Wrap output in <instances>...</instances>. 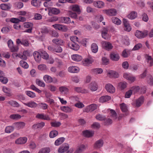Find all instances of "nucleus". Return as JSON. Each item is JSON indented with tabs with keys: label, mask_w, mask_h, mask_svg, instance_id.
Here are the masks:
<instances>
[{
	"label": "nucleus",
	"mask_w": 153,
	"mask_h": 153,
	"mask_svg": "<svg viewBox=\"0 0 153 153\" xmlns=\"http://www.w3.org/2000/svg\"><path fill=\"white\" fill-rule=\"evenodd\" d=\"M68 45L70 48L74 51H77L79 48V45L75 42L69 43Z\"/></svg>",
	"instance_id": "obj_23"
},
{
	"label": "nucleus",
	"mask_w": 153,
	"mask_h": 153,
	"mask_svg": "<svg viewBox=\"0 0 153 153\" xmlns=\"http://www.w3.org/2000/svg\"><path fill=\"white\" fill-rule=\"evenodd\" d=\"M69 148V145L65 143L61 146L58 149V152L60 153H63L67 152Z\"/></svg>",
	"instance_id": "obj_8"
},
{
	"label": "nucleus",
	"mask_w": 153,
	"mask_h": 153,
	"mask_svg": "<svg viewBox=\"0 0 153 153\" xmlns=\"http://www.w3.org/2000/svg\"><path fill=\"white\" fill-rule=\"evenodd\" d=\"M105 88L107 91L110 93H113L115 92V88L111 84L108 83L106 85Z\"/></svg>",
	"instance_id": "obj_16"
},
{
	"label": "nucleus",
	"mask_w": 153,
	"mask_h": 153,
	"mask_svg": "<svg viewBox=\"0 0 153 153\" xmlns=\"http://www.w3.org/2000/svg\"><path fill=\"white\" fill-rule=\"evenodd\" d=\"M68 70L69 72L72 73H77L79 71V68L76 66L70 67Z\"/></svg>",
	"instance_id": "obj_35"
},
{
	"label": "nucleus",
	"mask_w": 153,
	"mask_h": 153,
	"mask_svg": "<svg viewBox=\"0 0 153 153\" xmlns=\"http://www.w3.org/2000/svg\"><path fill=\"white\" fill-rule=\"evenodd\" d=\"M0 8L4 10H7L10 9V6L9 4H1L0 5Z\"/></svg>",
	"instance_id": "obj_51"
},
{
	"label": "nucleus",
	"mask_w": 153,
	"mask_h": 153,
	"mask_svg": "<svg viewBox=\"0 0 153 153\" xmlns=\"http://www.w3.org/2000/svg\"><path fill=\"white\" fill-rule=\"evenodd\" d=\"M112 20L113 23L117 25H120L121 23V21L116 17H113L112 19Z\"/></svg>",
	"instance_id": "obj_47"
},
{
	"label": "nucleus",
	"mask_w": 153,
	"mask_h": 153,
	"mask_svg": "<svg viewBox=\"0 0 153 153\" xmlns=\"http://www.w3.org/2000/svg\"><path fill=\"white\" fill-rule=\"evenodd\" d=\"M94 61V59L91 57H89L83 59L82 63L84 65L88 66L90 64H91Z\"/></svg>",
	"instance_id": "obj_22"
},
{
	"label": "nucleus",
	"mask_w": 153,
	"mask_h": 153,
	"mask_svg": "<svg viewBox=\"0 0 153 153\" xmlns=\"http://www.w3.org/2000/svg\"><path fill=\"white\" fill-rule=\"evenodd\" d=\"M58 131L54 130L51 131L49 134V137L50 138H53L56 137L58 134Z\"/></svg>",
	"instance_id": "obj_46"
},
{
	"label": "nucleus",
	"mask_w": 153,
	"mask_h": 153,
	"mask_svg": "<svg viewBox=\"0 0 153 153\" xmlns=\"http://www.w3.org/2000/svg\"><path fill=\"white\" fill-rule=\"evenodd\" d=\"M20 65L23 68L25 69H27L29 67L28 64L25 61L23 60L20 61Z\"/></svg>",
	"instance_id": "obj_50"
},
{
	"label": "nucleus",
	"mask_w": 153,
	"mask_h": 153,
	"mask_svg": "<svg viewBox=\"0 0 153 153\" xmlns=\"http://www.w3.org/2000/svg\"><path fill=\"white\" fill-rule=\"evenodd\" d=\"M95 117L97 120L100 121L103 120H105V116L100 114L97 115Z\"/></svg>",
	"instance_id": "obj_57"
},
{
	"label": "nucleus",
	"mask_w": 153,
	"mask_h": 153,
	"mask_svg": "<svg viewBox=\"0 0 153 153\" xmlns=\"http://www.w3.org/2000/svg\"><path fill=\"white\" fill-rule=\"evenodd\" d=\"M59 90L62 94L67 95L69 93V89L66 86H62L59 88Z\"/></svg>",
	"instance_id": "obj_12"
},
{
	"label": "nucleus",
	"mask_w": 153,
	"mask_h": 153,
	"mask_svg": "<svg viewBox=\"0 0 153 153\" xmlns=\"http://www.w3.org/2000/svg\"><path fill=\"white\" fill-rule=\"evenodd\" d=\"M36 83L37 85L43 87L45 86V84L44 82L39 79H36Z\"/></svg>",
	"instance_id": "obj_56"
},
{
	"label": "nucleus",
	"mask_w": 153,
	"mask_h": 153,
	"mask_svg": "<svg viewBox=\"0 0 153 153\" xmlns=\"http://www.w3.org/2000/svg\"><path fill=\"white\" fill-rule=\"evenodd\" d=\"M34 59L35 61L37 62H39L41 59V54L39 52L35 51L33 53Z\"/></svg>",
	"instance_id": "obj_29"
},
{
	"label": "nucleus",
	"mask_w": 153,
	"mask_h": 153,
	"mask_svg": "<svg viewBox=\"0 0 153 153\" xmlns=\"http://www.w3.org/2000/svg\"><path fill=\"white\" fill-rule=\"evenodd\" d=\"M83 135L87 137H90L93 136L94 134V131H92L86 130L82 132Z\"/></svg>",
	"instance_id": "obj_24"
},
{
	"label": "nucleus",
	"mask_w": 153,
	"mask_h": 153,
	"mask_svg": "<svg viewBox=\"0 0 153 153\" xmlns=\"http://www.w3.org/2000/svg\"><path fill=\"white\" fill-rule=\"evenodd\" d=\"M93 5L95 7L97 8H102L104 6L105 4L102 1H97L94 2Z\"/></svg>",
	"instance_id": "obj_21"
},
{
	"label": "nucleus",
	"mask_w": 153,
	"mask_h": 153,
	"mask_svg": "<svg viewBox=\"0 0 153 153\" xmlns=\"http://www.w3.org/2000/svg\"><path fill=\"white\" fill-rule=\"evenodd\" d=\"M147 81L150 85H153V78L151 75H149L148 76Z\"/></svg>",
	"instance_id": "obj_64"
},
{
	"label": "nucleus",
	"mask_w": 153,
	"mask_h": 153,
	"mask_svg": "<svg viewBox=\"0 0 153 153\" xmlns=\"http://www.w3.org/2000/svg\"><path fill=\"white\" fill-rule=\"evenodd\" d=\"M51 149L49 147H45L41 149L38 153H49Z\"/></svg>",
	"instance_id": "obj_43"
},
{
	"label": "nucleus",
	"mask_w": 153,
	"mask_h": 153,
	"mask_svg": "<svg viewBox=\"0 0 153 153\" xmlns=\"http://www.w3.org/2000/svg\"><path fill=\"white\" fill-rule=\"evenodd\" d=\"M103 20V17L101 15H98L95 18V22L98 23L101 22Z\"/></svg>",
	"instance_id": "obj_42"
},
{
	"label": "nucleus",
	"mask_w": 153,
	"mask_h": 153,
	"mask_svg": "<svg viewBox=\"0 0 153 153\" xmlns=\"http://www.w3.org/2000/svg\"><path fill=\"white\" fill-rule=\"evenodd\" d=\"M127 85L126 82H121L119 84V86L122 89H124L126 88Z\"/></svg>",
	"instance_id": "obj_59"
},
{
	"label": "nucleus",
	"mask_w": 153,
	"mask_h": 153,
	"mask_svg": "<svg viewBox=\"0 0 153 153\" xmlns=\"http://www.w3.org/2000/svg\"><path fill=\"white\" fill-rule=\"evenodd\" d=\"M60 109L62 111L66 113H71L73 111L71 108L68 106H62L60 107Z\"/></svg>",
	"instance_id": "obj_33"
},
{
	"label": "nucleus",
	"mask_w": 153,
	"mask_h": 153,
	"mask_svg": "<svg viewBox=\"0 0 153 153\" xmlns=\"http://www.w3.org/2000/svg\"><path fill=\"white\" fill-rule=\"evenodd\" d=\"M51 126L52 127H57L60 126L61 125V123L59 122L55 121L51 122Z\"/></svg>",
	"instance_id": "obj_54"
},
{
	"label": "nucleus",
	"mask_w": 153,
	"mask_h": 153,
	"mask_svg": "<svg viewBox=\"0 0 153 153\" xmlns=\"http://www.w3.org/2000/svg\"><path fill=\"white\" fill-rule=\"evenodd\" d=\"M40 54L41 57L44 59H47L49 58V55L45 51H41Z\"/></svg>",
	"instance_id": "obj_49"
},
{
	"label": "nucleus",
	"mask_w": 153,
	"mask_h": 153,
	"mask_svg": "<svg viewBox=\"0 0 153 153\" xmlns=\"http://www.w3.org/2000/svg\"><path fill=\"white\" fill-rule=\"evenodd\" d=\"M65 138L63 137H61L58 138L54 142L55 146H58L62 143L65 141Z\"/></svg>",
	"instance_id": "obj_39"
},
{
	"label": "nucleus",
	"mask_w": 153,
	"mask_h": 153,
	"mask_svg": "<svg viewBox=\"0 0 153 153\" xmlns=\"http://www.w3.org/2000/svg\"><path fill=\"white\" fill-rule=\"evenodd\" d=\"M45 125V123L44 122H41L34 124L32 126L33 129L41 128H43Z\"/></svg>",
	"instance_id": "obj_34"
},
{
	"label": "nucleus",
	"mask_w": 153,
	"mask_h": 153,
	"mask_svg": "<svg viewBox=\"0 0 153 153\" xmlns=\"http://www.w3.org/2000/svg\"><path fill=\"white\" fill-rule=\"evenodd\" d=\"M30 55V53L28 51H25L23 53H19V57L25 60H27V57Z\"/></svg>",
	"instance_id": "obj_11"
},
{
	"label": "nucleus",
	"mask_w": 153,
	"mask_h": 153,
	"mask_svg": "<svg viewBox=\"0 0 153 153\" xmlns=\"http://www.w3.org/2000/svg\"><path fill=\"white\" fill-rule=\"evenodd\" d=\"M131 89L132 92L133 91L134 93H135L139 91L140 88L139 86L135 85L132 86L131 88Z\"/></svg>",
	"instance_id": "obj_62"
},
{
	"label": "nucleus",
	"mask_w": 153,
	"mask_h": 153,
	"mask_svg": "<svg viewBox=\"0 0 153 153\" xmlns=\"http://www.w3.org/2000/svg\"><path fill=\"white\" fill-rule=\"evenodd\" d=\"M88 88L92 91H95L97 89L98 85L95 82H93L89 85Z\"/></svg>",
	"instance_id": "obj_19"
},
{
	"label": "nucleus",
	"mask_w": 153,
	"mask_h": 153,
	"mask_svg": "<svg viewBox=\"0 0 153 153\" xmlns=\"http://www.w3.org/2000/svg\"><path fill=\"white\" fill-rule=\"evenodd\" d=\"M144 98L143 97H140L138 99L133 102L132 103V105L139 107L143 103Z\"/></svg>",
	"instance_id": "obj_5"
},
{
	"label": "nucleus",
	"mask_w": 153,
	"mask_h": 153,
	"mask_svg": "<svg viewBox=\"0 0 153 153\" xmlns=\"http://www.w3.org/2000/svg\"><path fill=\"white\" fill-rule=\"evenodd\" d=\"M70 8L72 10L80 13L81 11L79 6L77 4H72L70 6Z\"/></svg>",
	"instance_id": "obj_27"
},
{
	"label": "nucleus",
	"mask_w": 153,
	"mask_h": 153,
	"mask_svg": "<svg viewBox=\"0 0 153 153\" xmlns=\"http://www.w3.org/2000/svg\"><path fill=\"white\" fill-rule=\"evenodd\" d=\"M38 68L39 70L41 71L45 70L47 69L46 66L45 64H41L39 65Z\"/></svg>",
	"instance_id": "obj_63"
},
{
	"label": "nucleus",
	"mask_w": 153,
	"mask_h": 153,
	"mask_svg": "<svg viewBox=\"0 0 153 153\" xmlns=\"http://www.w3.org/2000/svg\"><path fill=\"white\" fill-rule=\"evenodd\" d=\"M25 125V123L23 122H19L14 123L12 126H10V132L11 131H12L14 129V127L18 129H22L24 128Z\"/></svg>",
	"instance_id": "obj_1"
},
{
	"label": "nucleus",
	"mask_w": 153,
	"mask_h": 153,
	"mask_svg": "<svg viewBox=\"0 0 153 153\" xmlns=\"http://www.w3.org/2000/svg\"><path fill=\"white\" fill-rule=\"evenodd\" d=\"M123 24L124 26V30H125L128 32H129L131 30V27L128 21L125 18L123 19Z\"/></svg>",
	"instance_id": "obj_7"
},
{
	"label": "nucleus",
	"mask_w": 153,
	"mask_h": 153,
	"mask_svg": "<svg viewBox=\"0 0 153 153\" xmlns=\"http://www.w3.org/2000/svg\"><path fill=\"white\" fill-rule=\"evenodd\" d=\"M23 25L24 27L26 28H32L33 26V24L32 23L29 22L24 23Z\"/></svg>",
	"instance_id": "obj_58"
},
{
	"label": "nucleus",
	"mask_w": 153,
	"mask_h": 153,
	"mask_svg": "<svg viewBox=\"0 0 153 153\" xmlns=\"http://www.w3.org/2000/svg\"><path fill=\"white\" fill-rule=\"evenodd\" d=\"M52 42L56 45H62L64 43V41L59 39L55 38L52 40Z\"/></svg>",
	"instance_id": "obj_38"
},
{
	"label": "nucleus",
	"mask_w": 153,
	"mask_h": 153,
	"mask_svg": "<svg viewBox=\"0 0 153 153\" xmlns=\"http://www.w3.org/2000/svg\"><path fill=\"white\" fill-rule=\"evenodd\" d=\"M107 76L110 78H117L119 76V74L115 71L109 70L107 71Z\"/></svg>",
	"instance_id": "obj_14"
},
{
	"label": "nucleus",
	"mask_w": 153,
	"mask_h": 153,
	"mask_svg": "<svg viewBox=\"0 0 153 153\" xmlns=\"http://www.w3.org/2000/svg\"><path fill=\"white\" fill-rule=\"evenodd\" d=\"M21 116L19 114H13L10 115V118L15 120H17L20 119Z\"/></svg>",
	"instance_id": "obj_52"
},
{
	"label": "nucleus",
	"mask_w": 153,
	"mask_h": 153,
	"mask_svg": "<svg viewBox=\"0 0 153 153\" xmlns=\"http://www.w3.org/2000/svg\"><path fill=\"white\" fill-rule=\"evenodd\" d=\"M71 58L73 60L77 62L80 61L82 59L81 56L78 54H74L72 55Z\"/></svg>",
	"instance_id": "obj_36"
},
{
	"label": "nucleus",
	"mask_w": 153,
	"mask_h": 153,
	"mask_svg": "<svg viewBox=\"0 0 153 153\" xmlns=\"http://www.w3.org/2000/svg\"><path fill=\"white\" fill-rule=\"evenodd\" d=\"M146 59L149 64V66H152L153 65V58L151 56L148 55L145 56Z\"/></svg>",
	"instance_id": "obj_28"
},
{
	"label": "nucleus",
	"mask_w": 153,
	"mask_h": 153,
	"mask_svg": "<svg viewBox=\"0 0 153 153\" xmlns=\"http://www.w3.org/2000/svg\"><path fill=\"white\" fill-rule=\"evenodd\" d=\"M108 29L107 28L104 27L102 32V37L105 39L107 38Z\"/></svg>",
	"instance_id": "obj_41"
},
{
	"label": "nucleus",
	"mask_w": 153,
	"mask_h": 153,
	"mask_svg": "<svg viewBox=\"0 0 153 153\" xmlns=\"http://www.w3.org/2000/svg\"><path fill=\"white\" fill-rule=\"evenodd\" d=\"M111 99V97L110 96H103L100 98L99 101L100 102H104L108 101Z\"/></svg>",
	"instance_id": "obj_37"
},
{
	"label": "nucleus",
	"mask_w": 153,
	"mask_h": 153,
	"mask_svg": "<svg viewBox=\"0 0 153 153\" xmlns=\"http://www.w3.org/2000/svg\"><path fill=\"white\" fill-rule=\"evenodd\" d=\"M97 108V105L95 104H91L87 107L84 109V111L88 112L89 111L91 112L94 111Z\"/></svg>",
	"instance_id": "obj_13"
},
{
	"label": "nucleus",
	"mask_w": 153,
	"mask_h": 153,
	"mask_svg": "<svg viewBox=\"0 0 153 153\" xmlns=\"http://www.w3.org/2000/svg\"><path fill=\"white\" fill-rule=\"evenodd\" d=\"M44 80L47 83H51L53 81L52 78L50 76L46 75L43 77Z\"/></svg>",
	"instance_id": "obj_44"
},
{
	"label": "nucleus",
	"mask_w": 153,
	"mask_h": 153,
	"mask_svg": "<svg viewBox=\"0 0 153 153\" xmlns=\"http://www.w3.org/2000/svg\"><path fill=\"white\" fill-rule=\"evenodd\" d=\"M110 58L112 60L118 61L120 59L119 55L116 53H113L110 54Z\"/></svg>",
	"instance_id": "obj_32"
},
{
	"label": "nucleus",
	"mask_w": 153,
	"mask_h": 153,
	"mask_svg": "<svg viewBox=\"0 0 153 153\" xmlns=\"http://www.w3.org/2000/svg\"><path fill=\"white\" fill-rule=\"evenodd\" d=\"M103 145L102 140L100 139L97 141L94 145V147L96 149H99Z\"/></svg>",
	"instance_id": "obj_25"
},
{
	"label": "nucleus",
	"mask_w": 153,
	"mask_h": 153,
	"mask_svg": "<svg viewBox=\"0 0 153 153\" xmlns=\"http://www.w3.org/2000/svg\"><path fill=\"white\" fill-rule=\"evenodd\" d=\"M48 14L49 16H51L52 14L57 15L60 12V10L55 7H49L48 8Z\"/></svg>",
	"instance_id": "obj_6"
},
{
	"label": "nucleus",
	"mask_w": 153,
	"mask_h": 153,
	"mask_svg": "<svg viewBox=\"0 0 153 153\" xmlns=\"http://www.w3.org/2000/svg\"><path fill=\"white\" fill-rule=\"evenodd\" d=\"M120 108L123 112H126L128 111V108L126 105L124 103H123L120 105Z\"/></svg>",
	"instance_id": "obj_48"
},
{
	"label": "nucleus",
	"mask_w": 153,
	"mask_h": 153,
	"mask_svg": "<svg viewBox=\"0 0 153 153\" xmlns=\"http://www.w3.org/2000/svg\"><path fill=\"white\" fill-rule=\"evenodd\" d=\"M19 49L18 47L13 44V42L10 40V51L12 52H17Z\"/></svg>",
	"instance_id": "obj_31"
},
{
	"label": "nucleus",
	"mask_w": 153,
	"mask_h": 153,
	"mask_svg": "<svg viewBox=\"0 0 153 153\" xmlns=\"http://www.w3.org/2000/svg\"><path fill=\"white\" fill-rule=\"evenodd\" d=\"M110 115L112 118L116 119L117 118V114L115 111L113 109L110 110Z\"/></svg>",
	"instance_id": "obj_60"
},
{
	"label": "nucleus",
	"mask_w": 153,
	"mask_h": 153,
	"mask_svg": "<svg viewBox=\"0 0 153 153\" xmlns=\"http://www.w3.org/2000/svg\"><path fill=\"white\" fill-rule=\"evenodd\" d=\"M36 117L37 118L43 120H50V118L48 115L44 114H37Z\"/></svg>",
	"instance_id": "obj_18"
},
{
	"label": "nucleus",
	"mask_w": 153,
	"mask_h": 153,
	"mask_svg": "<svg viewBox=\"0 0 153 153\" xmlns=\"http://www.w3.org/2000/svg\"><path fill=\"white\" fill-rule=\"evenodd\" d=\"M31 4L35 7H39L40 6V2L37 0H32L31 1Z\"/></svg>",
	"instance_id": "obj_53"
},
{
	"label": "nucleus",
	"mask_w": 153,
	"mask_h": 153,
	"mask_svg": "<svg viewBox=\"0 0 153 153\" xmlns=\"http://www.w3.org/2000/svg\"><path fill=\"white\" fill-rule=\"evenodd\" d=\"M27 140L26 137H23L19 138L15 141V143L17 144H25Z\"/></svg>",
	"instance_id": "obj_15"
},
{
	"label": "nucleus",
	"mask_w": 153,
	"mask_h": 153,
	"mask_svg": "<svg viewBox=\"0 0 153 153\" xmlns=\"http://www.w3.org/2000/svg\"><path fill=\"white\" fill-rule=\"evenodd\" d=\"M25 94L29 97L31 98H34L36 97L35 93L30 91H26Z\"/></svg>",
	"instance_id": "obj_55"
},
{
	"label": "nucleus",
	"mask_w": 153,
	"mask_h": 153,
	"mask_svg": "<svg viewBox=\"0 0 153 153\" xmlns=\"http://www.w3.org/2000/svg\"><path fill=\"white\" fill-rule=\"evenodd\" d=\"M74 106L78 108H82L84 107V105L81 102H78L74 104Z\"/></svg>",
	"instance_id": "obj_61"
},
{
	"label": "nucleus",
	"mask_w": 153,
	"mask_h": 153,
	"mask_svg": "<svg viewBox=\"0 0 153 153\" xmlns=\"http://www.w3.org/2000/svg\"><path fill=\"white\" fill-rule=\"evenodd\" d=\"M102 12L108 15L111 16H115L117 14V11L114 9H110L108 10H103Z\"/></svg>",
	"instance_id": "obj_9"
},
{
	"label": "nucleus",
	"mask_w": 153,
	"mask_h": 153,
	"mask_svg": "<svg viewBox=\"0 0 153 153\" xmlns=\"http://www.w3.org/2000/svg\"><path fill=\"white\" fill-rule=\"evenodd\" d=\"M102 48L105 50L110 51L112 49L113 46L110 42L103 41L101 42Z\"/></svg>",
	"instance_id": "obj_4"
},
{
	"label": "nucleus",
	"mask_w": 153,
	"mask_h": 153,
	"mask_svg": "<svg viewBox=\"0 0 153 153\" xmlns=\"http://www.w3.org/2000/svg\"><path fill=\"white\" fill-rule=\"evenodd\" d=\"M23 104L26 106L31 108H35L38 105L36 103L33 101H30L27 103H23Z\"/></svg>",
	"instance_id": "obj_30"
},
{
	"label": "nucleus",
	"mask_w": 153,
	"mask_h": 153,
	"mask_svg": "<svg viewBox=\"0 0 153 153\" xmlns=\"http://www.w3.org/2000/svg\"><path fill=\"white\" fill-rule=\"evenodd\" d=\"M55 29H58L64 32H66L68 30L67 27L65 25L59 24H55L52 25Z\"/></svg>",
	"instance_id": "obj_10"
},
{
	"label": "nucleus",
	"mask_w": 153,
	"mask_h": 153,
	"mask_svg": "<svg viewBox=\"0 0 153 153\" xmlns=\"http://www.w3.org/2000/svg\"><path fill=\"white\" fill-rule=\"evenodd\" d=\"M137 16V12L135 11H132L128 15L127 17L130 19H134L136 18Z\"/></svg>",
	"instance_id": "obj_40"
},
{
	"label": "nucleus",
	"mask_w": 153,
	"mask_h": 153,
	"mask_svg": "<svg viewBox=\"0 0 153 153\" xmlns=\"http://www.w3.org/2000/svg\"><path fill=\"white\" fill-rule=\"evenodd\" d=\"M91 49L92 52L94 53H96L98 50V47L97 45L94 43H93L91 45Z\"/></svg>",
	"instance_id": "obj_45"
},
{
	"label": "nucleus",
	"mask_w": 153,
	"mask_h": 153,
	"mask_svg": "<svg viewBox=\"0 0 153 153\" xmlns=\"http://www.w3.org/2000/svg\"><path fill=\"white\" fill-rule=\"evenodd\" d=\"M87 146L84 144H81L77 147L74 153H82L86 149Z\"/></svg>",
	"instance_id": "obj_17"
},
{
	"label": "nucleus",
	"mask_w": 153,
	"mask_h": 153,
	"mask_svg": "<svg viewBox=\"0 0 153 153\" xmlns=\"http://www.w3.org/2000/svg\"><path fill=\"white\" fill-rule=\"evenodd\" d=\"M74 89V91L76 92L81 93H87L89 92L88 90L82 88L80 87H75Z\"/></svg>",
	"instance_id": "obj_26"
},
{
	"label": "nucleus",
	"mask_w": 153,
	"mask_h": 153,
	"mask_svg": "<svg viewBox=\"0 0 153 153\" xmlns=\"http://www.w3.org/2000/svg\"><path fill=\"white\" fill-rule=\"evenodd\" d=\"M59 22L61 23L68 24L71 22L70 19L68 17H61L59 19Z\"/></svg>",
	"instance_id": "obj_20"
},
{
	"label": "nucleus",
	"mask_w": 153,
	"mask_h": 153,
	"mask_svg": "<svg viewBox=\"0 0 153 153\" xmlns=\"http://www.w3.org/2000/svg\"><path fill=\"white\" fill-rule=\"evenodd\" d=\"M123 77L128 80L131 82H133L136 80V78L131 74L128 73H124L123 74Z\"/></svg>",
	"instance_id": "obj_2"
},
{
	"label": "nucleus",
	"mask_w": 153,
	"mask_h": 153,
	"mask_svg": "<svg viewBox=\"0 0 153 153\" xmlns=\"http://www.w3.org/2000/svg\"><path fill=\"white\" fill-rule=\"evenodd\" d=\"M148 34L147 31L146 30L143 32L137 30L135 35V36L138 38H142L146 37Z\"/></svg>",
	"instance_id": "obj_3"
}]
</instances>
